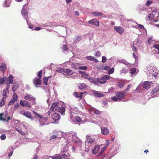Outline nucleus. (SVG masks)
<instances>
[{"instance_id":"obj_1","label":"nucleus","mask_w":159,"mask_h":159,"mask_svg":"<svg viewBox=\"0 0 159 159\" xmlns=\"http://www.w3.org/2000/svg\"><path fill=\"white\" fill-rule=\"evenodd\" d=\"M96 136L87 135L85 140V151L88 152L93 148V146L97 143V138Z\"/></svg>"},{"instance_id":"obj_2","label":"nucleus","mask_w":159,"mask_h":159,"mask_svg":"<svg viewBox=\"0 0 159 159\" xmlns=\"http://www.w3.org/2000/svg\"><path fill=\"white\" fill-rule=\"evenodd\" d=\"M144 71L147 75L149 76H154L156 79H157L159 76V71L156 68L151 66H148L144 70Z\"/></svg>"},{"instance_id":"obj_3","label":"nucleus","mask_w":159,"mask_h":159,"mask_svg":"<svg viewBox=\"0 0 159 159\" xmlns=\"http://www.w3.org/2000/svg\"><path fill=\"white\" fill-rule=\"evenodd\" d=\"M68 142H76V140L78 139V137L77 136V134L76 132L70 131L66 134Z\"/></svg>"},{"instance_id":"obj_4","label":"nucleus","mask_w":159,"mask_h":159,"mask_svg":"<svg viewBox=\"0 0 159 159\" xmlns=\"http://www.w3.org/2000/svg\"><path fill=\"white\" fill-rule=\"evenodd\" d=\"M125 91L118 93L114 97H112L111 99L114 101H120L125 98L124 95Z\"/></svg>"},{"instance_id":"obj_5","label":"nucleus","mask_w":159,"mask_h":159,"mask_svg":"<svg viewBox=\"0 0 159 159\" xmlns=\"http://www.w3.org/2000/svg\"><path fill=\"white\" fill-rule=\"evenodd\" d=\"M70 107V121L72 122V121L74 123L75 120L73 118L76 114V112L78 110V108L76 107H74V108Z\"/></svg>"},{"instance_id":"obj_6","label":"nucleus","mask_w":159,"mask_h":159,"mask_svg":"<svg viewBox=\"0 0 159 159\" xmlns=\"http://www.w3.org/2000/svg\"><path fill=\"white\" fill-rule=\"evenodd\" d=\"M111 77L108 75H105L100 78H97L98 81V83L103 84L105 83L107 80H110Z\"/></svg>"},{"instance_id":"obj_7","label":"nucleus","mask_w":159,"mask_h":159,"mask_svg":"<svg viewBox=\"0 0 159 159\" xmlns=\"http://www.w3.org/2000/svg\"><path fill=\"white\" fill-rule=\"evenodd\" d=\"M52 158L53 159H70L68 152H65L61 156H57Z\"/></svg>"},{"instance_id":"obj_8","label":"nucleus","mask_w":159,"mask_h":159,"mask_svg":"<svg viewBox=\"0 0 159 159\" xmlns=\"http://www.w3.org/2000/svg\"><path fill=\"white\" fill-rule=\"evenodd\" d=\"M26 5V4H25L23 6L21 12L24 18L26 20L27 24L28 25V20L29 19L28 17V13L26 10L24 8L25 7Z\"/></svg>"},{"instance_id":"obj_9","label":"nucleus","mask_w":159,"mask_h":159,"mask_svg":"<svg viewBox=\"0 0 159 159\" xmlns=\"http://www.w3.org/2000/svg\"><path fill=\"white\" fill-rule=\"evenodd\" d=\"M20 113L21 115L31 119V120H33L34 119V117H32L31 113L29 111L22 110L20 111Z\"/></svg>"},{"instance_id":"obj_10","label":"nucleus","mask_w":159,"mask_h":159,"mask_svg":"<svg viewBox=\"0 0 159 159\" xmlns=\"http://www.w3.org/2000/svg\"><path fill=\"white\" fill-rule=\"evenodd\" d=\"M90 93L92 95L97 98L102 97L104 95L103 94L101 93L100 92L94 90H91Z\"/></svg>"},{"instance_id":"obj_11","label":"nucleus","mask_w":159,"mask_h":159,"mask_svg":"<svg viewBox=\"0 0 159 159\" xmlns=\"http://www.w3.org/2000/svg\"><path fill=\"white\" fill-rule=\"evenodd\" d=\"M7 91L5 89L3 90V93L2 95L3 97L2 98L1 100L0 101V107H2L5 104V99L7 97Z\"/></svg>"},{"instance_id":"obj_12","label":"nucleus","mask_w":159,"mask_h":159,"mask_svg":"<svg viewBox=\"0 0 159 159\" xmlns=\"http://www.w3.org/2000/svg\"><path fill=\"white\" fill-rule=\"evenodd\" d=\"M57 111H58L61 115H64L65 111V105L63 104L62 105H60L59 106H58L57 110Z\"/></svg>"},{"instance_id":"obj_13","label":"nucleus","mask_w":159,"mask_h":159,"mask_svg":"<svg viewBox=\"0 0 159 159\" xmlns=\"http://www.w3.org/2000/svg\"><path fill=\"white\" fill-rule=\"evenodd\" d=\"M74 73V71L70 69H64L62 74L66 76L70 75Z\"/></svg>"},{"instance_id":"obj_14","label":"nucleus","mask_w":159,"mask_h":159,"mask_svg":"<svg viewBox=\"0 0 159 159\" xmlns=\"http://www.w3.org/2000/svg\"><path fill=\"white\" fill-rule=\"evenodd\" d=\"M20 105L23 107H25L29 108L31 107V106L30 103L26 100L22 101L20 100Z\"/></svg>"},{"instance_id":"obj_15","label":"nucleus","mask_w":159,"mask_h":159,"mask_svg":"<svg viewBox=\"0 0 159 159\" xmlns=\"http://www.w3.org/2000/svg\"><path fill=\"white\" fill-rule=\"evenodd\" d=\"M59 105L57 102H55L53 103L50 108V110L52 111H57V110L58 106H59Z\"/></svg>"},{"instance_id":"obj_16","label":"nucleus","mask_w":159,"mask_h":159,"mask_svg":"<svg viewBox=\"0 0 159 159\" xmlns=\"http://www.w3.org/2000/svg\"><path fill=\"white\" fill-rule=\"evenodd\" d=\"M89 24L95 25L97 26H98L99 25V21L95 19H93L89 20L88 21Z\"/></svg>"},{"instance_id":"obj_17","label":"nucleus","mask_w":159,"mask_h":159,"mask_svg":"<svg viewBox=\"0 0 159 159\" xmlns=\"http://www.w3.org/2000/svg\"><path fill=\"white\" fill-rule=\"evenodd\" d=\"M18 97L16 93H14L13 95L12 99L9 102L8 105L14 104L16 101L17 100Z\"/></svg>"},{"instance_id":"obj_18","label":"nucleus","mask_w":159,"mask_h":159,"mask_svg":"<svg viewBox=\"0 0 159 159\" xmlns=\"http://www.w3.org/2000/svg\"><path fill=\"white\" fill-rule=\"evenodd\" d=\"M90 83L93 84H95L98 85V81L97 78L96 79L94 78L91 77H88L86 78Z\"/></svg>"},{"instance_id":"obj_19","label":"nucleus","mask_w":159,"mask_h":159,"mask_svg":"<svg viewBox=\"0 0 159 159\" xmlns=\"http://www.w3.org/2000/svg\"><path fill=\"white\" fill-rule=\"evenodd\" d=\"M40 78L37 79L35 78L34 80V83L36 87H39L41 84V80Z\"/></svg>"},{"instance_id":"obj_20","label":"nucleus","mask_w":159,"mask_h":159,"mask_svg":"<svg viewBox=\"0 0 159 159\" xmlns=\"http://www.w3.org/2000/svg\"><path fill=\"white\" fill-rule=\"evenodd\" d=\"M114 30L120 34H122L124 31L123 28L121 26H115Z\"/></svg>"},{"instance_id":"obj_21","label":"nucleus","mask_w":159,"mask_h":159,"mask_svg":"<svg viewBox=\"0 0 159 159\" xmlns=\"http://www.w3.org/2000/svg\"><path fill=\"white\" fill-rule=\"evenodd\" d=\"M151 82L145 81L143 84H142L143 88L146 89H149L151 86Z\"/></svg>"},{"instance_id":"obj_22","label":"nucleus","mask_w":159,"mask_h":159,"mask_svg":"<svg viewBox=\"0 0 159 159\" xmlns=\"http://www.w3.org/2000/svg\"><path fill=\"white\" fill-rule=\"evenodd\" d=\"M89 111L90 113L93 112L97 115H99L101 113L100 111L93 107L90 108L89 110Z\"/></svg>"},{"instance_id":"obj_23","label":"nucleus","mask_w":159,"mask_h":159,"mask_svg":"<svg viewBox=\"0 0 159 159\" xmlns=\"http://www.w3.org/2000/svg\"><path fill=\"white\" fill-rule=\"evenodd\" d=\"M101 133L102 134L104 135H107L109 134V131L107 128L101 127Z\"/></svg>"},{"instance_id":"obj_24","label":"nucleus","mask_w":159,"mask_h":159,"mask_svg":"<svg viewBox=\"0 0 159 159\" xmlns=\"http://www.w3.org/2000/svg\"><path fill=\"white\" fill-rule=\"evenodd\" d=\"M52 117L55 122L60 119V115L57 113H54L52 115Z\"/></svg>"},{"instance_id":"obj_25","label":"nucleus","mask_w":159,"mask_h":159,"mask_svg":"<svg viewBox=\"0 0 159 159\" xmlns=\"http://www.w3.org/2000/svg\"><path fill=\"white\" fill-rule=\"evenodd\" d=\"M93 147H94V148H93L91 150H92V153L93 154H96L100 148V146L99 145L95 146L94 145Z\"/></svg>"},{"instance_id":"obj_26","label":"nucleus","mask_w":159,"mask_h":159,"mask_svg":"<svg viewBox=\"0 0 159 159\" xmlns=\"http://www.w3.org/2000/svg\"><path fill=\"white\" fill-rule=\"evenodd\" d=\"M58 133V132L57 131H54L53 132V135L51 137L50 140L54 139L57 138H59L60 137L59 136Z\"/></svg>"},{"instance_id":"obj_27","label":"nucleus","mask_w":159,"mask_h":159,"mask_svg":"<svg viewBox=\"0 0 159 159\" xmlns=\"http://www.w3.org/2000/svg\"><path fill=\"white\" fill-rule=\"evenodd\" d=\"M13 77L11 75H10L7 78V81L6 83H8L10 84H12L13 82Z\"/></svg>"},{"instance_id":"obj_28","label":"nucleus","mask_w":159,"mask_h":159,"mask_svg":"<svg viewBox=\"0 0 159 159\" xmlns=\"http://www.w3.org/2000/svg\"><path fill=\"white\" fill-rule=\"evenodd\" d=\"M24 98L26 100L30 101L32 100L34 97H33L32 95L29 94H27L24 97Z\"/></svg>"},{"instance_id":"obj_29","label":"nucleus","mask_w":159,"mask_h":159,"mask_svg":"<svg viewBox=\"0 0 159 159\" xmlns=\"http://www.w3.org/2000/svg\"><path fill=\"white\" fill-rule=\"evenodd\" d=\"M130 73L131 75L135 76L138 73V71L135 68H132L130 69Z\"/></svg>"},{"instance_id":"obj_30","label":"nucleus","mask_w":159,"mask_h":159,"mask_svg":"<svg viewBox=\"0 0 159 159\" xmlns=\"http://www.w3.org/2000/svg\"><path fill=\"white\" fill-rule=\"evenodd\" d=\"M13 147L10 146L7 149V152L8 153V156L9 157L11 156L13 153Z\"/></svg>"},{"instance_id":"obj_31","label":"nucleus","mask_w":159,"mask_h":159,"mask_svg":"<svg viewBox=\"0 0 159 159\" xmlns=\"http://www.w3.org/2000/svg\"><path fill=\"white\" fill-rule=\"evenodd\" d=\"M39 123V125L40 126H42L44 125H47L49 124L48 122V121H44L42 120H39L38 121Z\"/></svg>"},{"instance_id":"obj_32","label":"nucleus","mask_w":159,"mask_h":159,"mask_svg":"<svg viewBox=\"0 0 159 159\" xmlns=\"http://www.w3.org/2000/svg\"><path fill=\"white\" fill-rule=\"evenodd\" d=\"M7 68V66L6 64L2 63L0 66V70L1 71L4 73L6 69Z\"/></svg>"},{"instance_id":"obj_33","label":"nucleus","mask_w":159,"mask_h":159,"mask_svg":"<svg viewBox=\"0 0 159 159\" xmlns=\"http://www.w3.org/2000/svg\"><path fill=\"white\" fill-rule=\"evenodd\" d=\"M12 0H6L3 4L4 7H10V4L11 3Z\"/></svg>"},{"instance_id":"obj_34","label":"nucleus","mask_w":159,"mask_h":159,"mask_svg":"<svg viewBox=\"0 0 159 159\" xmlns=\"http://www.w3.org/2000/svg\"><path fill=\"white\" fill-rule=\"evenodd\" d=\"M3 115V114L0 113V120L3 121H6V122H8V121L10 119V117H8L7 119L6 120L5 118H3L2 116Z\"/></svg>"},{"instance_id":"obj_35","label":"nucleus","mask_w":159,"mask_h":159,"mask_svg":"<svg viewBox=\"0 0 159 159\" xmlns=\"http://www.w3.org/2000/svg\"><path fill=\"white\" fill-rule=\"evenodd\" d=\"M70 148V144L68 143L67 144V145L64 147L62 150V152L63 153H65V152H68V151L69 149V148Z\"/></svg>"},{"instance_id":"obj_36","label":"nucleus","mask_w":159,"mask_h":159,"mask_svg":"<svg viewBox=\"0 0 159 159\" xmlns=\"http://www.w3.org/2000/svg\"><path fill=\"white\" fill-rule=\"evenodd\" d=\"M92 14L95 16H101L103 15L102 13L99 12H92Z\"/></svg>"},{"instance_id":"obj_37","label":"nucleus","mask_w":159,"mask_h":159,"mask_svg":"<svg viewBox=\"0 0 159 159\" xmlns=\"http://www.w3.org/2000/svg\"><path fill=\"white\" fill-rule=\"evenodd\" d=\"M7 80V77L4 76L3 78H0V84H3L5 83V82Z\"/></svg>"},{"instance_id":"obj_38","label":"nucleus","mask_w":159,"mask_h":159,"mask_svg":"<svg viewBox=\"0 0 159 159\" xmlns=\"http://www.w3.org/2000/svg\"><path fill=\"white\" fill-rule=\"evenodd\" d=\"M159 90V87H157L155 88L151 92V94H153V93H157Z\"/></svg>"},{"instance_id":"obj_39","label":"nucleus","mask_w":159,"mask_h":159,"mask_svg":"<svg viewBox=\"0 0 159 159\" xmlns=\"http://www.w3.org/2000/svg\"><path fill=\"white\" fill-rule=\"evenodd\" d=\"M78 87L79 89H83L86 88V85L84 83H82L79 84Z\"/></svg>"},{"instance_id":"obj_40","label":"nucleus","mask_w":159,"mask_h":159,"mask_svg":"<svg viewBox=\"0 0 159 159\" xmlns=\"http://www.w3.org/2000/svg\"><path fill=\"white\" fill-rule=\"evenodd\" d=\"M82 145V142L80 141H78L76 142V146H78V148H81Z\"/></svg>"},{"instance_id":"obj_41","label":"nucleus","mask_w":159,"mask_h":159,"mask_svg":"<svg viewBox=\"0 0 159 159\" xmlns=\"http://www.w3.org/2000/svg\"><path fill=\"white\" fill-rule=\"evenodd\" d=\"M87 69V67L86 66H80L78 67L77 68H76V69H80L82 70H86Z\"/></svg>"},{"instance_id":"obj_42","label":"nucleus","mask_w":159,"mask_h":159,"mask_svg":"<svg viewBox=\"0 0 159 159\" xmlns=\"http://www.w3.org/2000/svg\"><path fill=\"white\" fill-rule=\"evenodd\" d=\"M114 68L112 67V68L109 69L108 71V74H111L113 73L114 72Z\"/></svg>"},{"instance_id":"obj_43","label":"nucleus","mask_w":159,"mask_h":159,"mask_svg":"<svg viewBox=\"0 0 159 159\" xmlns=\"http://www.w3.org/2000/svg\"><path fill=\"white\" fill-rule=\"evenodd\" d=\"M48 78L44 77L43 78V83L45 85H48Z\"/></svg>"},{"instance_id":"obj_44","label":"nucleus","mask_w":159,"mask_h":159,"mask_svg":"<svg viewBox=\"0 0 159 159\" xmlns=\"http://www.w3.org/2000/svg\"><path fill=\"white\" fill-rule=\"evenodd\" d=\"M85 58L88 60L90 61H93L94 59V57L91 56H88L85 57Z\"/></svg>"},{"instance_id":"obj_45","label":"nucleus","mask_w":159,"mask_h":159,"mask_svg":"<svg viewBox=\"0 0 159 159\" xmlns=\"http://www.w3.org/2000/svg\"><path fill=\"white\" fill-rule=\"evenodd\" d=\"M81 39V37L80 36H76V37L75 38V42H77L80 40Z\"/></svg>"},{"instance_id":"obj_46","label":"nucleus","mask_w":159,"mask_h":159,"mask_svg":"<svg viewBox=\"0 0 159 159\" xmlns=\"http://www.w3.org/2000/svg\"><path fill=\"white\" fill-rule=\"evenodd\" d=\"M74 119H75L76 121L78 122H80L82 120L81 118L78 116H76Z\"/></svg>"},{"instance_id":"obj_47","label":"nucleus","mask_w":159,"mask_h":159,"mask_svg":"<svg viewBox=\"0 0 159 159\" xmlns=\"http://www.w3.org/2000/svg\"><path fill=\"white\" fill-rule=\"evenodd\" d=\"M155 16V15L152 13L150 14L149 15V16H148V18H149V19L151 20H152L153 19V18Z\"/></svg>"},{"instance_id":"obj_48","label":"nucleus","mask_w":159,"mask_h":159,"mask_svg":"<svg viewBox=\"0 0 159 159\" xmlns=\"http://www.w3.org/2000/svg\"><path fill=\"white\" fill-rule=\"evenodd\" d=\"M79 72L80 74L83 75L84 76H87L88 75V74L84 71H79Z\"/></svg>"},{"instance_id":"obj_49","label":"nucleus","mask_w":159,"mask_h":159,"mask_svg":"<svg viewBox=\"0 0 159 159\" xmlns=\"http://www.w3.org/2000/svg\"><path fill=\"white\" fill-rule=\"evenodd\" d=\"M106 147H103L101 149V151L99 152L98 154V155L100 156L102 153L104 152V151L106 149Z\"/></svg>"},{"instance_id":"obj_50","label":"nucleus","mask_w":159,"mask_h":159,"mask_svg":"<svg viewBox=\"0 0 159 159\" xmlns=\"http://www.w3.org/2000/svg\"><path fill=\"white\" fill-rule=\"evenodd\" d=\"M64 69L60 68H58L56 70V71L58 72H60L62 74Z\"/></svg>"},{"instance_id":"obj_51","label":"nucleus","mask_w":159,"mask_h":159,"mask_svg":"<svg viewBox=\"0 0 159 159\" xmlns=\"http://www.w3.org/2000/svg\"><path fill=\"white\" fill-rule=\"evenodd\" d=\"M75 97L76 98H80V96L79 95L78 93L77 92H75L73 93Z\"/></svg>"},{"instance_id":"obj_52","label":"nucleus","mask_w":159,"mask_h":159,"mask_svg":"<svg viewBox=\"0 0 159 159\" xmlns=\"http://www.w3.org/2000/svg\"><path fill=\"white\" fill-rule=\"evenodd\" d=\"M97 120L99 121L98 122L100 123H101L103 121V119L102 117H97Z\"/></svg>"},{"instance_id":"obj_53","label":"nucleus","mask_w":159,"mask_h":159,"mask_svg":"<svg viewBox=\"0 0 159 159\" xmlns=\"http://www.w3.org/2000/svg\"><path fill=\"white\" fill-rule=\"evenodd\" d=\"M133 57L134 58L135 60V62L136 63L138 62V56L137 55H136L134 53H133Z\"/></svg>"},{"instance_id":"obj_54","label":"nucleus","mask_w":159,"mask_h":159,"mask_svg":"<svg viewBox=\"0 0 159 159\" xmlns=\"http://www.w3.org/2000/svg\"><path fill=\"white\" fill-rule=\"evenodd\" d=\"M42 70H40L38 73V76L39 77V78H40V79H41L42 77Z\"/></svg>"},{"instance_id":"obj_55","label":"nucleus","mask_w":159,"mask_h":159,"mask_svg":"<svg viewBox=\"0 0 159 159\" xmlns=\"http://www.w3.org/2000/svg\"><path fill=\"white\" fill-rule=\"evenodd\" d=\"M115 90V89L113 87H111L108 90V92L110 93L113 92Z\"/></svg>"},{"instance_id":"obj_56","label":"nucleus","mask_w":159,"mask_h":159,"mask_svg":"<svg viewBox=\"0 0 159 159\" xmlns=\"http://www.w3.org/2000/svg\"><path fill=\"white\" fill-rule=\"evenodd\" d=\"M101 53L100 51H97L95 52V55L97 57H98L101 56Z\"/></svg>"},{"instance_id":"obj_57","label":"nucleus","mask_w":159,"mask_h":159,"mask_svg":"<svg viewBox=\"0 0 159 159\" xmlns=\"http://www.w3.org/2000/svg\"><path fill=\"white\" fill-rule=\"evenodd\" d=\"M18 87L14 84L12 88V90L13 92H15L16 90L17 89Z\"/></svg>"},{"instance_id":"obj_58","label":"nucleus","mask_w":159,"mask_h":159,"mask_svg":"<svg viewBox=\"0 0 159 159\" xmlns=\"http://www.w3.org/2000/svg\"><path fill=\"white\" fill-rule=\"evenodd\" d=\"M62 48L63 50L65 51H67L68 49L66 46L65 45H64L63 46Z\"/></svg>"},{"instance_id":"obj_59","label":"nucleus","mask_w":159,"mask_h":159,"mask_svg":"<svg viewBox=\"0 0 159 159\" xmlns=\"http://www.w3.org/2000/svg\"><path fill=\"white\" fill-rule=\"evenodd\" d=\"M152 3V1L150 0H148L146 2V5L147 6H148Z\"/></svg>"},{"instance_id":"obj_60","label":"nucleus","mask_w":159,"mask_h":159,"mask_svg":"<svg viewBox=\"0 0 159 159\" xmlns=\"http://www.w3.org/2000/svg\"><path fill=\"white\" fill-rule=\"evenodd\" d=\"M52 23H48L46 24H44L43 25L44 27H47L48 26H51Z\"/></svg>"},{"instance_id":"obj_61","label":"nucleus","mask_w":159,"mask_h":159,"mask_svg":"<svg viewBox=\"0 0 159 159\" xmlns=\"http://www.w3.org/2000/svg\"><path fill=\"white\" fill-rule=\"evenodd\" d=\"M6 83V84H7V86L6 87V88L5 89L7 91H8L9 89V88L10 87V84L9 83Z\"/></svg>"},{"instance_id":"obj_62","label":"nucleus","mask_w":159,"mask_h":159,"mask_svg":"<svg viewBox=\"0 0 159 159\" xmlns=\"http://www.w3.org/2000/svg\"><path fill=\"white\" fill-rule=\"evenodd\" d=\"M106 57L105 56H102V62L104 63L106 61Z\"/></svg>"},{"instance_id":"obj_63","label":"nucleus","mask_w":159,"mask_h":159,"mask_svg":"<svg viewBox=\"0 0 159 159\" xmlns=\"http://www.w3.org/2000/svg\"><path fill=\"white\" fill-rule=\"evenodd\" d=\"M6 138V135L5 134H2L0 136V138L1 140H4Z\"/></svg>"},{"instance_id":"obj_64","label":"nucleus","mask_w":159,"mask_h":159,"mask_svg":"<svg viewBox=\"0 0 159 159\" xmlns=\"http://www.w3.org/2000/svg\"><path fill=\"white\" fill-rule=\"evenodd\" d=\"M153 47L156 49L159 50V45L157 44H155L153 45Z\"/></svg>"}]
</instances>
